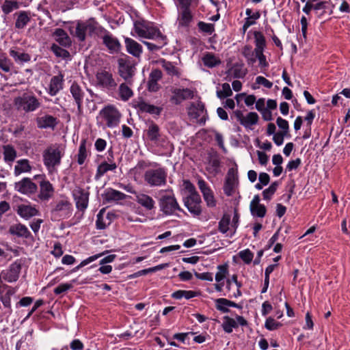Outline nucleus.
I'll list each match as a JSON object with an SVG mask.
<instances>
[{"mask_svg":"<svg viewBox=\"0 0 350 350\" xmlns=\"http://www.w3.org/2000/svg\"><path fill=\"white\" fill-rule=\"evenodd\" d=\"M13 104L18 111L25 113L34 111L41 106V103L32 92H25L14 98Z\"/></svg>","mask_w":350,"mask_h":350,"instance_id":"f257e3e1","label":"nucleus"},{"mask_svg":"<svg viewBox=\"0 0 350 350\" xmlns=\"http://www.w3.org/2000/svg\"><path fill=\"white\" fill-rule=\"evenodd\" d=\"M118 68L119 75L128 84L131 85L136 70L134 61L129 56L119 58L118 59Z\"/></svg>","mask_w":350,"mask_h":350,"instance_id":"f03ea898","label":"nucleus"},{"mask_svg":"<svg viewBox=\"0 0 350 350\" xmlns=\"http://www.w3.org/2000/svg\"><path fill=\"white\" fill-rule=\"evenodd\" d=\"M167 173L163 168L151 169L144 174V180L150 187H159L166 184Z\"/></svg>","mask_w":350,"mask_h":350,"instance_id":"7ed1b4c3","label":"nucleus"},{"mask_svg":"<svg viewBox=\"0 0 350 350\" xmlns=\"http://www.w3.org/2000/svg\"><path fill=\"white\" fill-rule=\"evenodd\" d=\"M168 191L172 193V194L163 195L159 198V204L161 211L167 215L174 214L176 211H183L173 194V191L171 189L168 190Z\"/></svg>","mask_w":350,"mask_h":350,"instance_id":"20e7f679","label":"nucleus"},{"mask_svg":"<svg viewBox=\"0 0 350 350\" xmlns=\"http://www.w3.org/2000/svg\"><path fill=\"white\" fill-rule=\"evenodd\" d=\"M133 30L139 38L147 39L162 38V33L159 29L149 26L147 23H134Z\"/></svg>","mask_w":350,"mask_h":350,"instance_id":"39448f33","label":"nucleus"},{"mask_svg":"<svg viewBox=\"0 0 350 350\" xmlns=\"http://www.w3.org/2000/svg\"><path fill=\"white\" fill-rule=\"evenodd\" d=\"M62 154L58 148L49 147L43 152V161L49 170L53 169L61 163Z\"/></svg>","mask_w":350,"mask_h":350,"instance_id":"423d86ee","label":"nucleus"},{"mask_svg":"<svg viewBox=\"0 0 350 350\" xmlns=\"http://www.w3.org/2000/svg\"><path fill=\"white\" fill-rule=\"evenodd\" d=\"M33 180H38L40 193L38 198L42 201L49 200L53 195L54 187L53 185L46 179L45 175L38 174L33 176Z\"/></svg>","mask_w":350,"mask_h":350,"instance_id":"0eeeda50","label":"nucleus"},{"mask_svg":"<svg viewBox=\"0 0 350 350\" xmlns=\"http://www.w3.org/2000/svg\"><path fill=\"white\" fill-rule=\"evenodd\" d=\"M187 110L189 117L196 120H198L200 116L204 113L205 114L198 120V122L200 124H205L207 119V111L204 104L201 100H199L196 103H191L190 105L187 108Z\"/></svg>","mask_w":350,"mask_h":350,"instance_id":"6e6552de","label":"nucleus"},{"mask_svg":"<svg viewBox=\"0 0 350 350\" xmlns=\"http://www.w3.org/2000/svg\"><path fill=\"white\" fill-rule=\"evenodd\" d=\"M96 79L98 86L108 90H114L118 85L113 74L105 70L97 72Z\"/></svg>","mask_w":350,"mask_h":350,"instance_id":"1a4fd4ad","label":"nucleus"},{"mask_svg":"<svg viewBox=\"0 0 350 350\" xmlns=\"http://www.w3.org/2000/svg\"><path fill=\"white\" fill-rule=\"evenodd\" d=\"M17 291V288L11 287L2 281H0V300L1 301L3 306L8 310L6 313L10 314L12 312L11 308L10 297L14 295Z\"/></svg>","mask_w":350,"mask_h":350,"instance_id":"9d476101","label":"nucleus"},{"mask_svg":"<svg viewBox=\"0 0 350 350\" xmlns=\"http://www.w3.org/2000/svg\"><path fill=\"white\" fill-rule=\"evenodd\" d=\"M14 189L20 193L30 196L38 190L37 185L30 178H23L14 183Z\"/></svg>","mask_w":350,"mask_h":350,"instance_id":"9b49d317","label":"nucleus"},{"mask_svg":"<svg viewBox=\"0 0 350 350\" xmlns=\"http://www.w3.org/2000/svg\"><path fill=\"white\" fill-rule=\"evenodd\" d=\"M22 265L23 260L21 259L16 260L14 262L11 264L8 270L1 272L0 281L1 278L8 282L17 281L21 271Z\"/></svg>","mask_w":350,"mask_h":350,"instance_id":"f8f14e48","label":"nucleus"},{"mask_svg":"<svg viewBox=\"0 0 350 350\" xmlns=\"http://www.w3.org/2000/svg\"><path fill=\"white\" fill-rule=\"evenodd\" d=\"M100 115L105 120L108 127L116 126L121 117L120 113L113 106H107L103 109L100 111Z\"/></svg>","mask_w":350,"mask_h":350,"instance_id":"ddd939ff","label":"nucleus"},{"mask_svg":"<svg viewBox=\"0 0 350 350\" xmlns=\"http://www.w3.org/2000/svg\"><path fill=\"white\" fill-rule=\"evenodd\" d=\"M96 34L103 38V44L110 51L118 52L120 50L121 45L118 39L113 37L104 28L98 27V32H96Z\"/></svg>","mask_w":350,"mask_h":350,"instance_id":"4468645a","label":"nucleus"},{"mask_svg":"<svg viewBox=\"0 0 350 350\" xmlns=\"http://www.w3.org/2000/svg\"><path fill=\"white\" fill-rule=\"evenodd\" d=\"M171 92L172 95L170 98V101L176 105H180L183 101L191 99L194 96L193 92L189 88H172Z\"/></svg>","mask_w":350,"mask_h":350,"instance_id":"2eb2a0df","label":"nucleus"},{"mask_svg":"<svg viewBox=\"0 0 350 350\" xmlns=\"http://www.w3.org/2000/svg\"><path fill=\"white\" fill-rule=\"evenodd\" d=\"M72 195L77 208L83 212L88 206L90 193L81 187H77L73 190Z\"/></svg>","mask_w":350,"mask_h":350,"instance_id":"dca6fc26","label":"nucleus"},{"mask_svg":"<svg viewBox=\"0 0 350 350\" xmlns=\"http://www.w3.org/2000/svg\"><path fill=\"white\" fill-rule=\"evenodd\" d=\"M201 202V198L199 194H194L193 196H187L184 198L185 206L195 216H198L202 213Z\"/></svg>","mask_w":350,"mask_h":350,"instance_id":"f3484780","label":"nucleus"},{"mask_svg":"<svg viewBox=\"0 0 350 350\" xmlns=\"http://www.w3.org/2000/svg\"><path fill=\"white\" fill-rule=\"evenodd\" d=\"M8 232L11 235L18 238L33 240V237L31 232L25 225L21 223L11 225L9 228Z\"/></svg>","mask_w":350,"mask_h":350,"instance_id":"a211bd4d","label":"nucleus"},{"mask_svg":"<svg viewBox=\"0 0 350 350\" xmlns=\"http://www.w3.org/2000/svg\"><path fill=\"white\" fill-rule=\"evenodd\" d=\"M14 209L21 217L26 220L29 219L32 217L38 215L40 213L39 211L36 208V207L24 204L18 205L16 208L14 207Z\"/></svg>","mask_w":350,"mask_h":350,"instance_id":"6ab92c4d","label":"nucleus"},{"mask_svg":"<svg viewBox=\"0 0 350 350\" xmlns=\"http://www.w3.org/2000/svg\"><path fill=\"white\" fill-rule=\"evenodd\" d=\"M70 92L77 105L79 114L82 113V103L85 95L84 92L77 82H73L70 88Z\"/></svg>","mask_w":350,"mask_h":350,"instance_id":"aec40b11","label":"nucleus"},{"mask_svg":"<svg viewBox=\"0 0 350 350\" xmlns=\"http://www.w3.org/2000/svg\"><path fill=\"white\" fill-rule=\"evenodd\" d=\"M135 108L142 113H148L151 115L160 116L163 111L162 107H157L149 104L144 100H140L135 105Z\"/></svg>","mask_w":350,"mask_h":350,"instance_id":"412c9836","label":"nucleus"},{"mask_svg":"<svg viewBox=\"0 0 350 350\" xmlns=\"http://www.w3.org/2000/svg\"><path fill=\"white\" fill-rule=\"evenodd\" d=\"M215 302L216 309L223 313H227L230 312V310L228 307H234L239 309L243 308L242 305L237 304L226 298L216 299Z\"/></svg>","mask_w":350,"mask_h":350,"instance_id":"4be33fe9","label":"nucleus"},{"mask_svg":"<svg viewBox=\"0 0 350 350\" xmlns=\"http://www.w3.org/2000/svg\"><path fill=\"white\" fill-rule=\"evenodd\" d=\"M332 12V5L328 1H321L314 5V13L319 17L326 18Z\"/></svg>","mask_w":350,"mask_h":350,"instance_id":"5701e85b","label":"nucleus"},{"mask_svg":"<svg viewBox=\"0 0 350 350\" xmlns=\"http://www.w3.org/2000/svg\"><path fill=\"white\" fill-rule=\"evenodd\" d=\"M64 75L53 76L50 81L49 94L51 96H55L61 90L63 89Z\"/></svg>","mask_w":350,"mask_h":350,"instance_id":"b1692460","label":"nucleus"},{"mask_svg":"<svg viewBox=\"0 0 350 350\" xmlns=\"http://www.w3.org/2000/svg\"><path fill=\"white\" fill-rule=\"evenodd\" d=\"M125 46L129 53L135 57H139L142 53V46L135 40L126 38L124 40Z\"/></svg>","mask_w":350,"mask_h":350,"instance_id":"393cba45","label":"nucleus"},{"mask_svg":"<svg viewBox=\"0 0 350 350\" xmlns=\"http://www.w3.org/2000/svg\"><path fill=\"white\" fill-rule=\"evenodd\" d=\"M95 23H89L87 25V23H77L76 27V36L79 38L80 41H84L85 39V31L89 29L90 31L98 32V27H94Z\"/></svg>","mask_w":350,"mask_h":350,"instance_id":"a878e982","label":"nucleus"},{"mask_svg":"<svg viewBox=\"0 0 350 350\" xmlns=\"http://www.w3.org/2000/svg\"><path fill=\"white\" fill-rule=\"evenodd\" d=\"M126 195L124 193H122L119 191L115 190L111 188L107 189L103 194H102V197L103 200L106 202H111L113 201H118L122 200L126 198Z\"/></svg>","mask_w":350,"mask_h":350,"instance_id":"bb28decb","label":"nucleus"},{"mask_svg":"<svg viewBox=\"0 0 350 350\" xmlns=\"http://www.w3.org/2000/svg\"><path fill=\"white\" fill-rule=\"evenodd\" d=\"M53 36L55 41L64 47H69L72 44L70 37L62 29H55Z\"/></svg>","mask_w":350,"mask_h":350,"instance_id":"cd10ccee","label":"nucleus"},{"mask_svg":"<svg viewBox=\"0 0 350 350\" xmlns=\"http://www.w3.org/2000/svg\"><path fill=\"white\" fill-rule=\"evenodd\" d=\"M57 124V118L51 115H46L37 119V125L40 129H54Z\"/></svg>","mask_w":350,"mask_h":350,"instance_id":"c85d7f7f","label":"nucleus"},{"mask_svg":"<svg viewBox=\"0 0 350 350\" xmlns=\"http://www.w3.org/2000/svg\"><path fill=\"white\" fill-rule=\"evenodd\" d=\"M182 10L181 18L184 22H189L192 20V15L189 10L191 0H176Z\"/></svg>","mask_w":350,"mask_h":350,"instance_id":"c756f323","label":"nucleus"},{"mask_svg":"<svg viewBox=\"0 0 350 350\" xmlns=\"http://www.w3.org/2000/svg\"><path fill=\"white\" fill-rule=\"evenodd\" d=\"M247 72V69L243 68V64H234L231 68H230L226 74L227 77L232 75L233 78L240 79L243 78Z\"/></svg>","mask_w":350,"mask_h":350,"instance_id":"7c9ffc66","label":"nucleus"},{"mask_svg":"<svg viewBox=\"0 0 350 350\" xmlns=\"http://www.w3.org/2000/svg\"><path fill=\"white\" fill-rule=\"evenodd\" d=\"M146 133L148 139L151 142H156L161 137L160 128L152 120L150 121L148 128L146 131Z\"/></svg>","mask_w":350,"mask_h":350,"instance_id":"2f4dec72","label":"nucleus"},{"mask_svg":"<svg viewBox=\"0 0 350 350\" xmlns=\"http://www.w3.org/2000/svg\"><path fill=\"white\" fill-rule=\"evenodd\" d=\"M117 168V165L114 162L108 163L107 161L102 162L97 167L95 174V179H100L108 171H113Z\"/></svg>","mask_w":350,"mask_h":350,"instance_id":"473e14b6","label":"nucleus"},{"mask_svg":"<svg viewBox=\"0 0 350 350\" xmlns=\"http://www.w3.org/2000/svg\"><path fill=\"white\" fill-rule=\"evenodd\" d=\"M161 66L166 71L167 74L172 77H177L179 78L180 77V72L179 69L176 68L172 62L165 60V59H161L159 61Z\"/></svg>","mask_w":350,"mask_h":350,"instance_id":"72a5a7b5","label":"nucleus"},{"mask_svg":"<svg viewBox=\"0 0 350 350\" xmlns=\"http://www.w3.org/2000/svg\"><path fill=\"white\" fill-rule=\"evenodd\" d=\"M137 202L148 211L154 208V201L148 195L141 193L137 196Z\"/></svg>","mask_w":350,"mask_h":350,"instance_id":"f704fd0d","label":"nucleus"},{"mask_svg":"<svg viewBox=\"0 0 350 350\" xmlns=\"http://www.w3.org/2000/svg\"><path fill=\"white\" fill-rule=\"evenodd\" d=\"M202 62L208 68L215 67L221 63L220 59L211 53H206L202 57Z\"/></svg>","mask_w":350,"mask_h":350,"instance_id":"c9c22d12","label":"nucleus"},{"mask_svg":"<svg viewBox=\"0 0 350 350\" xmlns=\"http://www.w3.org/2000/svg\"><path fill=\"white\" fill-rule=\"evenodd\" d=\"M200 294V292L197 291L178 290L172 294V297L176 299H180L183 297L189 299L198 296Z\"/></svg>","mask_w":350,"mask_h":350,"instance_id":"e433bc0d","label":"nucleus"},{"mask_svg":"<svg viewBox=\"0 0 350 350\" xmlns=\"http://www.w3.org/2000/svg\"><path fill=\"white\" fill-rule=\"evenodd\" d=\"M31 170V167L27 159H21L17 161V165L14 167V174L18 176L23 172H29Z\"/></svg>","mask_w":350,"mask_h":350,"instance_id":"4c0bfd02","label":"nucleus"},{"mask_svg":"<svg viewBox=\"0 0 350 350\" xmlns=\"http://www.w3.org/2000/svg\"><path fill=\"white\" fill-rule=\"evenodd\" d=\"M158 42L157 44H154L152 42L144 41L143 43L146 45L147 48L150 51H157L163 48L166 44V37L162 35V38H154Z\"/></svg>","mask_w":350,"mask_h":350,"instance_id":"58836bf2","label":"nucleus"},{"mask_svg":"<svg viewBox=\"0 0 350 350\" xmlns=\"http://www.w3.org/2000/svg\"><path fill=\"white\" fill-rule=\"evenodd\" d=\"M259 116L256 112H250L244 117L242 124L245 128H250L251 126L255 125L258 123Z\"/></svg>","mask_w":350,"mask_h":350,"instance_id":"ea45409f","label":"nucleus"},{"mask_svg":"<svg viewBox=\"0 0 350 350\" xmlns=\"http://www.w3.org/2000/svg\"><path fill=\"white\" fill-rule=\"evenodd\" d=\"M50 49L56 57H62L64 59H70L69 51L60 47L57 44L55 43L52 44Z\"/></svg>","mask_w":350,"mask_h":350,"instance_id":"a19ab883","label":"nucleus"},{"mask_svg":"<svg viewBox=\"0 0 350 350\" xmlns=\"http://www.w3.org/2000/svg\"><path fill=\"white\" fill-rule=\"evenodd\" d=\"M3 159L6 162H12L16 157V151L11 145L3 146Z\"/></svg>","mask_w":350,"mask_h":350,"instance_id":"79ce46f5","label":"nucleus"},{"mask_svg":"<svg viewBox=\"0 0 350 350\" xmlns=\"http://www.w3.org/2000/svg\"><path fill=\"white\" fill-rule=\"evenodd\" d=\"M221 327L225 332L230 334L232 332L233 328L238 327V324L232 318L225 316L224 317V322Z\"/></svg>","mask_w":350,"mask_h":350,"instance_id":"37998d69","label":"nucleus"},{"mask_svg":"<svg viewBox=\"0 0 350 350\" xmlns=\"http://www.w3.org/2000/svg\"><path fill=\"white\" fill-rule=\"evenodd\" d=\"M10 55L12 57L16 62H28L31 59V56L26 53H20L14 50L10 51Z\"/></svg>","mask_w":350,"mask_h":350,"instance_id":"c03bdc74","label":"nucleus"},{"mask_svg":"<svg viewBox=\"0 0 350 350\" xmlns=\"http://www.w3.org/2000/svg\"><path fill=\"white\" fill-rule=\"evenodd\" d=\"M119 94L122 100H128L133 94L132 90L125 83H122L119 86Z\"/></svg>","mask_w":350,"mask_h":350,"instance_id":"a18cd8bd","label":"nucleus"},{"mask_svg":"<svg viewBox=\"0 0 350 350\" xmlns=\"http://www.w3.org/2000/svg\"><path fill=\"white\" fill-rule=\"evenodd\" d=\"M19 8V3L14 0H5L2 6V11L4 14H8L14 10Z\"/></svg>","mask_w":350,"mask_h":350,"instance_id":"49530a36","label":"nucleus"},{"mask_svg":"<svg viewBox=\"0 0 350 350\" xmlns=\"http://www.w3.org/2000/svg\"><path fill=\"white\" fill-rule=\"evenodd\" d=\"M230 223V215L224 214L218 224V230L223 234H225L229 230V225Z\"/></svg>","mask_w":350,"mask_h":350,"instance_id":"de8ad7c7","label":"nucleus"},{"mask_svg":"<svg viewBox=\"0 0 350 350\" xmlns=\"http://www.w3.org/2000/svg\"><path fill=\"white\" fill-rule=\"evenodd\" d=\"M242 54L247 59L249 65H253L256 62V57H254V52L250 45H245L242 51Z\"/></svg>","mask_w":350,"mask_h":350,"instance_id":"09e8293b","label":"nucleus"},{"mask_svg":"<svg viewBox=\"0 0 350 350\" xmlns=\"http://www.w3.org/2000/svg\"><path fill=\"white\" fill-rule=\"evenodd\" d=\"M87 157V150H86V140L83 139L80 144L79 152L77 154V163L79 165H82L84 163L85 159Z\"/></svg>","mask_w":350,"mask_h":350,"instance_id":"8fccbe9b","label":"nucleus"},{"mask_svg":"<svg viewBox=\"0 0 350 350\" xmlns=\"http://www.w3.org/2000/svg\"><path fill=\"white\" fill-rule=\"evenodd\" d=\"M218 271L215 274V280L220 282L226 277L228 273V266L227 264L221 265L217 267Z\"/></svg>","mask_w":350,"mask_h":350,"instance_id":"3c124183","label":"nucleus"},{"mask_svg":"<svg viewBox=\"0 0 350 350\" xmlns=\"http://www.w3.org/2000/svg\"><path fill=\"white\" fill-rule=\"evenodd\" d=\"M250 209L253 216L258 217H264L267 213V208L264 204L254 206L253 207H250Z\"/></svg>","mask_w":350,"mask_h":350,"instance_id":"603ef678","label":"nucleus"},{"mask_svg":"<svg viewBox=\"0 0 350 350\" xmlns=\"http://www.w3.org/2000/svg\"><path fill=\"white\" fill-rule=\"evenodd\" d=\"M232 94V91L230 88V85L227 83H224L222 84V90L217 91V96L220 99L229 97Z\"/></svg>","mask_w":350,"mask_h":350,"instance_id":"864d4df0","label":"nucleus"},{"mask_svg":"<svg viewBox=\"0 0 350 350\" xmlns=\"http://www.w3.org/2000/svg\"><path fill=\"white\" fill-rule=\"evenodd\" d=\"M105 213V208L101 209L97 215V219L96 221V228L99 230H103L106 228L107 226L110 224V221L106 223L104 220L103 214Z\"/></svg>","mask_w":350,"mask_h":350,"instance_id":"5fc2aeb1","label":"nucleus"},{"mask_svg":"<svg viewBox=\"0 0 350 350\" xmlns=\"http://www.w3.org/2000/svg\"><path fill=\"white\" fill-rule=\"evenodd\" d=\"M238 185L237 182L226 180L224 185V192L227 196H231L234 192V188Z\"/></svg>","mask_w":350,"mask_h":350,"instance_id":"6e6d98bb","label":"nucleus"},{"mask_svg":"<svg viewBox=\"0 0 350 350\" xmlns=\"http://www.w3.org/2000/svg\"><path fill=\"white\" fill-rule=\"evenodd\" d=\"M239 256L245 263L250 264L252 261L254 254L249 249H246L241 251Z\"/></svg>","mask_w":350,"mask_h":350,"instance_id":"4d7b16f0","label":"nucleus"},{"mask_svg":"<svg viewBox=\"0 0 350 350\" xmlns=\"http://www.w3.org/2000/svg\"><path fill=\"white\" fill-rule=\"evenodd\" d=\"M281 326V323L275 321L271 317H269L268 319H267L265 324V327H266V329L270 331L277 329Z\"/></svg>","mask_w":350,"mask_h":350,"instance_id":"13d9d810","label":"nucleus"},{"mask_svg":"<svg viewBox=\"0 0 350 350\" xmlns=\"http://www.w3.org/2000/svg\"><path fill=\"white\" fill-rule=\"evenodd\" d=\"M202 195L204 200L208 206L214 207L216 206V201L211 190H210L208 192H205Z\"/></svg>","mask_w":350,"mask_h":350,"instance_id":"bf43d9fd","label":"nucleus"},{"mask_svg":"<svg viewBox=\"0 0 350 350\" xmlns=\"http://www.w3.org/2000/svg\"><path fill=\"white\" fill-rule=\"evenodd\" d=\"M200 31L211 35L214 31L213 23H198Z\"/></svg>","mask_w":350,"mask_h":350,"instance_id":"052dcab7","label":"nucleus"},{"mask_svg":"<svg viewBox=\"0 0 350 350\" xmlns=\"http://www.w3.org/2000/svg\"><path fill=\"white\" fill-rule=\"evenodd\" d=\"M247 15L246 22H254L260 18V14L259 11H253L250 8H247L245 11Z\"/></svg>","mask_w":350,"mask_h":350,"instance_id":"680f3d73","label":"nucleus"},{"mask_svg":"<svg viewBox=\"0 0 350 350\" xmlns=\"http://www.w3.org/2000/svg\"><path fill=\"white\" fill-rule=\"evenodd\" d=\"M104 254V252L100 253L92 256H90L87 259L83 260L78 266H77L75 268L73 269L72 271H76L77 270L79 269L80 268L85 266L86 265L89 264L90 262L98 259L100 256H102Z\"/></svg>","mask_w":350,"mask_h":350,"instance_id":"e2e57ef3","label":"nucleus"},{"mask_svg":"<svg viewBox=\"0 0 350 350\" xmlns=\"http://www.w3.org/2000/svg\"><path fill=\"white\" fill-rule=\"evenodd\" d=\"M12 66L13 64L8 58H0V69L3 72H10Z\"/></svg>","mask_w":350,"mask_h":350,"instance_id":"0e129e2a","label":"nucleus"},{"mask_svg":"<svg viewBox=\"0 0 350 350\" xmlns=\"http://www.w3.org/2000/svg\"><path fill=\"white\" fill-rule=\"evenodd\" d=\"M70 203L68 200H60L58 202L55 208L53 209L54 212H59L64 210L68 209L70 208Z\"/></svg>","mask_w":350,"mask_h":350,"instance_id":"69168bd1","label":"nucleus"},{"mask_svg":"<svg viewBox=\"0 0 350 350\" xmlns=\"http://www.w3.org/2000/svg\"><path fill=\"white\" fill-rule=\"evenodd\" d=\"M72 288V285L68 283H62L54 288L53 292L55 295H60L66 292Z\"/></svg>","mask_w":350,"mask_h":350,"instance_id":"338daca9","label":"nucleus"},{"mask_svg":"<svg viewBox=\"0 0 350 350\" xmlns=\"http://www.w3.org/2000/svg\"><path fill=\"white\" fill-rule=\"evenodd\" d=\"M183 186L185 187V189L188 191L189 193V195L188 196H193L194 194H198V193L196 191V187L193 185V183L189 180H183Z\"/></svg>","mask_w":350,"mask_h":350,"instance_id":"774afa93","label":"nucleus"}]
</instances>
